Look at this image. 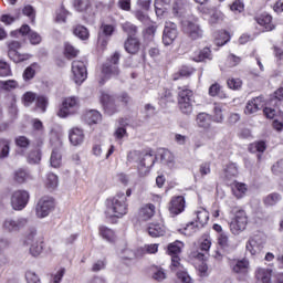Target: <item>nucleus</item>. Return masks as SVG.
I'll return each instance as SVG.
<instances>
[{"instance_id": "f257e3e1", "label": "nucleus", "mask_w": 283, "mask_h": 283, "mask_svg": "<svg viewBox=\"0 0 283 283\" xmlns=\"http://www.w3.org/2000/svg\"><path fill=\"white\" fill-rule=\"evenodd\" d=\"M127 197L125 192H117L113 198L106 201L107 218H123L128 211Z\"/></svg>"}, {"instance_id": "f03ea898", "label": "nucleus", "mask_w": 283, "mask_h": 283, "mask_svg": "<svg viewBox=\"0 0 283 283\" xmlns=\"http://www.w3.org/2000/svg\"><path fill=\"white\" fill-rule=\"evenodd\" d=\"M178 105L180 112L189 116L193 112V91L187 88V86L178 87Z\"/></svg>"}, {"instance_id": "7ed1b4c3", "label": "nucleus", "mask_w": 283, "mask_h": 283, "mask_svg": "<svg viewBox=\"0 0 283 283\" xmlns=\"http://www.w3.org/2000/svg\"><path fill=\"white\" fill-rule=\"evenodd\" d=\"M28 218L20 217V218H12L8 217L3 219L1 223V229L4 231V233H19L20 231H23L25 227H28Z\"/></svg>"}, {"instance_id": "20e7f679", "label": "nucleus", "mask_w": 283, "mask_h": 283, "mask_svg": "<svg viewBox=\"0 0 283 283\" xmlns=\"http://www.w3.org/2000/svg\"><path fill=\"white\" fill-rule=\"evenodd\" d=\"M233 212L234 218L230 222V231H232L233 235H240L247 229V224H249V217H247V212L242 209L233 210Z\"/></svg>"}, {"instance_id": "39448f33", "label": "nucleus", "mask_w": 283, "mask_h": 283, "mask_svg": "<svg viewBox=\"0 0 283 283\" xmlns=\"http://www.w3.org/2000/svg\"><path fill=\"white\" fill-rule=\"evenodd\" d=\"M8 45V56L13 61V63H23V61H30L32 55L29 53H20L21 50V42L19 41H9L7 42Z\"/></svg>"}, {"instance_id": "423d86ee", "label": "nucleus", "mask_w": 283, "mask_h": 283, "mask_svg": "<svg viewBox=\"0 0 283 283\" xmlns=\"http://www.w3.org/2000/svg\"><path fill=\"white\" fill-rule=\"evenodd\" d=\"M10 202L14 211H23L30 202V192L28 190H15L11 195Z\"/></svg>"}, {"instance_id": "0eeeda50", "label": "nucleus", "mask_w": 283, "mask_h": 283, "mask_svg": "<svg viewBox=\"0 0 283 283\" xmlns=\"http://www.w3.org/2000/svg\"><path fill=\"white\" fill-rule=\"evenodd\" d=\"M181 30L192 41H198V39H202V34H203L202 28H200V24H198V22L196 21L182 20Z\"/></svg>"}, {"instance_id": "6e6552de", "label": "nucleus", "mask_w": 283, "mask_h": 283, "mask_svg": "<svg viewBox=\"0 0 283 283\" xmlns=\"http://www.w3.org/2000/svg\"><path fill=\"white\" fill-rule=\"evenodd\" d=\"M78 112V98L67 97L63 101L62 107L57 112L60 118H67Z\"/></svg>"}, {"instance_id": "1a4fd4ad", "label": "nucleus", "mask_w": 283, "mask_h": 283, "mask_svg": "<svg viewBox=\"0 0 283 283\" xmlns=\"http://www.w3.org/2000/svg\"><path fill=\"white\" fill-rule=\"evenodd\" d=\"M118 61H120V53L115 52L103 65L102 73L105 76H118V74H120V70H118Z\"/></svg>"}, {"instance_id": "9d476101", "label": "nucleus", "mask_w": 283, "mask_h": 283, "mask_svg": "<svg viewBox=\"0 0 283 283\" xmlns=\"http://www.w3.org/2000/svg\"><path fill=\"white\" fill-rule=\"evenodd\" d=\"M53 209L54 199L51 197H42L35 207V213L38 218H48Z\"/></svg>"}, {"instance_id": "9b49d317", "label": "nucleus", "mask_w": 283, "mask_h": 283, "mask_svg": "<svg viewBox=\"0 0 283 283\" xmlns=\"http://www.w3.org/2000/svg\"><path fill=\"white\" fill-rule=\"evenodd\" d=\"M73 81L81 85L87 78V66L83 61H73L72 63Z\"/></svg>"}, {"instance_id": "f8f14e48", "label": "nucleus", "mask_w": 283, "mask_h": 283, "mask_svg": "<svg viewBox=\"0 0 283 283\" xmlns=\"http://www.w3.org/2000/svg\"><path fill=\"white\" fill-rule=\"evenodd\" d=\"M154 165H156V156H154L151 153H146L143 157H140L137 166L139 176H147V174H149V169H151Z\"/></svg>"}, {"instance_id": "ddd939ff", "label": "nucleus", "mask_w": 283, "mask_h": 283, "mask_svg": "<svg viewBox=\"0 0 283 283\" xmlns=\"http://www.w3.org/2000/svg\"><path fill=\"white\" fill-rule=\"evenodd\" d=\"M176 39H178V27L174 22H166L163 34L164 45H171Z\"/></svg>"}, {"instance_id": "4468645a", "label": "nucleus", "mask_w": 283, "mask_h": 283, "mask_svg": "<svg viewBox=\"0 0 283 283\" xmlns=\"http://www.w3.org/2000/svg\"><path fill=\"white\" fill-rule=\"evenodd\" d=\"M101 101L104 107V112L108 116H113V114H116V112H118V108L116 107V103L114 101V96L109 95L108 93H102Z\"/></svg>"}, {"instance_id": "2eb2a0df", "label": "nucleus", "mask_w": 283, "mask_h": 283, "mask_svg": "<svg viewBox=\"0 0 283 283\" xmlns=\"http://www.w3.org/2000/svg\"><path fill=\"white\" fill-rule=\"evenodd\" d=\"M245 249L251 253V255L260 253V251L264 249V239H262L260 235H254L248 241Z\"/></svg>"}, {"instance_id": "dca6fc26", "label": "nucleus", "mask_w": 283, "mask_h": 283, "mask_svg": "<svg viewBox=\"0 0 283 283\" xmlns=\"http://www.w3.org/2000/svg\"><path fill=\"white\" fill-rule=\"evenodd\" d=\"M171 216H179L185 211V197L178 196L171 199L169 207H168Z\"/></svg>"}, {"instance_id": "f3484780", "label": "nucleus", "mask_w": 283, "mask_h": 283, "mask_svg": "<svg viewBox=\"0 0 283 283\" xmlns=\"http://www.w3.org/2000/svg\"><path fill=\"white\" fill-rule=\"evenodd\" d=\"M263 107H264V97L258 96L247 103L244 113L255 114V112H260V109H262Z\"/></svg>"}, {"instance_id": "a211bd4d", "label": "nucleus", "mask_w": 283, "mask_h": 283, "mask_svg": "<svg viewBox=\"0 0 283 283\" xmlns=\"http://www.w3.org/2000/svg\"><path fill=\"white\" fill-rule=\"evenodd\" d=\"M255 21L259 25L264 28L265 32H271L275 30V25L273 24V17L269 13H262L255 18Z\"/></svg>"}, {"instance_id": "6ab92c4d", "label": "nucleus", "mask_w": 283, "mask_h": 283, "mask_svg": "<svg viewBox=\"0 0 283 283\" xmlns=\"http://www.w3.org/2000/svg\"><path fill=\"white\" fill-rule=\"evenodd\" d=\"M124 49L128 54H138L140 50V41L138 38L128 36L124 43Z\"/></svg>"}, {"instance_id": "aec40b11", "label": "nucleus", "mask_w": 283, "mask_h": 283, "mask_svg": "<svg viewBox=\"0 0 283 283\" xmlns=\"http://www.w3.org/2000/svg\"><path fill=\"white\" fill-rule=\"evenodd\" d=\"M156 213V206L153 203H147L139 209V220L147 222V220H151Z\"/></svg>"}, {"instance_id": "412c9836", "label": "nucleus", "mask_w": 283, "mask_h": 283, "mask_svg": "<svg viewBox=\"0 0 283 283\" xmlns=\"http://www.w3.org/2000/svg\"><path fill=\"white\" fill-rule=\"evenodd\" d=\"M70 143L73 144L74 147H78V145L83 144L85 139V135L81 128H72L69 133Z\"/></svg>"}, {"instance_id": "4be33fe9", "label": "nucleus", "mask_w": 283, "mask_h": 283, "mask_svg": "<svg viewBox=\"0 0 283 283\" xmlns=\"http://www.w3.org/2000/svg\"><path fill=\"white\" fill-rule=\"evenodd\" d=\"M83 120L86 122L87 125H97V123L102 120V115L98 111L91 109L84 114Z\"/></svg>"}, {"instance_id": "5701e85b", "label": "nucleus", "mask_w": 283, "mask_h": 283, "mask_svg": "<svg viewBox=\"0 0 283 283\" xmlns=\"http://www.w3.org/2000/svg\"><path fill=\"white\" fill-rule=\"evenodd\" d=\"M196 120L201 129H209L211 127V115L207 113H199Z\"/></svg>"}, {"instance_id": "b1692460", "label": "nucleus", "mask_w": 283, "mask_h": 283, "mask_svg": "<svg viewBox=\"0 0 283 283\" xmlns=\"http://www.w3.org/2000/svg\"><path fill=\"white\" fill-rule=\"evenodd\" d=\"M10 145H12V140L0 137V160L10 156Z\"/></svg>"}, {"instance_id": "393cba45", "label": "nucleus", "mask_w": 283, "mask_h": 283, "mask_svg": "<svg viewBox=\"0 0 283 283\" xmlns=\"http://www.w3.org/2000/svg\"><path fill=\"white\" fill-rule=\"evenodd\" d=\"M30 172L25 169H18L13 174L14 182H18V185H23V182H28L30 180Z\"/></svg>"}, {"instance_id": "a878e982", "label": "nucleus", "mask_w": 283, "mask_h": 283, "mask_svg": "<svg viewBox=\"0 0 283 283\" xmlns=\"http://www.w3.org/2000/svg\"><path fill=\"white\" fill-rule=\"evenodd\" d=\"M148 233L151 238H160L161 235H165V226L160 223H151L148 227Z\"/></svg>"}, {"instance_id": "bb28decb", "label": "nucleus", "mask_w": 283, "mask_h": 283, "mask_svg": "<svg viewBox=\"0 0 283 283\" xmlns=\"http://www.w3.org/2000/svg\"><path fill=\"white\" fill-rule=\"evenodd\" d=\"M280 200H282V195L277 192H272L263 199V202L265 207H275V205L279 203Z\"/></svg>"}, {"instance_id": "cd10ccee", "label": "nucleus", "mask_w": 283, "mask_h": 283, "mask_svg": "<svg viewBox=\"0 0 283 283\" xmlns=\"http://www.w3.org/2000/svg\"><path fill=\"white\" fill-rule=\"evenodd\" d=\"M232 271L234 273H247L249 271V260L243 259L234 262Z\"/></svg>"}, {"instance_id": "c85d7f7f", "label": "nucleus", "mask_w": 283, "mask_h": 283, "mask_svg": "<svg viewBox=\"0 0 283 283\" xmlns=\"http://www.w3.org/2000/svg\"><path fill=\"white\" fill-rule=\"evenodd\" d=\"M99 235H102L104 240H107V242H114L116 240V233L114 230L105 226L99 227Z\"/></svg>"}, {"instance_id": "c756f323", "label": "nucleus", "mask_w": 283, "mask_h": 283, "mask_svg": "<svg viewBox=\"0 0 283 283\" xmlns=\"http://www.w3.org/2000/svg\"><path fill=\"white\" fill-rule=\"evenodd\" d=\"M50 163L51 167H54L55 169H59V167H61L62 156L61 150H59V148H53Z\"/></svg>"}, {"instance_id": "7c9ffc66", "label": "nucleus", "mask_w": 283, "mask_h": 283, "mask_svg": "<svg viewBox=\"0 0 283 283\" xmlns=\"http://www.w3.org/2000/svg\"><path fill=\"white\" fill-rule=\"evenodd\" d=\"M232 193L235 198H242L247 193V185L234 181L232 184Z\"/></svg>"}, {"instance_id": "2f4dec72", "label": "nucleus", "mask_w": 283, "mask_h": 283, "mask_svg": "<svg viewBox=\"0 0 283 283\" xmlns=\"http://www.w3.org/2000/svg\"><path fill=\"white\" fill-rule=\"evenodd\" d=\"M73 33L82 41H87V39H90V31L84 25H76L73 30Z\"/></svg>"}, {"instance_id": "473e14b6", "label": "nucleus", "mask_w": 283, "mask_h": 283, "mask_svg": "<svg viewBox=\"0 0 283 283\" xmlns=\"http://www.w3.org/2000/svg\"><path fill=\"white\" fill-rule=\"evenodd\" d=\"M17 87H19V82L14 80H0V90H3L4 92H12V90H17Z\"/></svg>"}, {"instance_id": "72a5a7b5", "label": "nucleus", "mask_w": 283, "mask_h": 283, "mask_svg": "<svg viewBox=\"0 0 283 283\" xmlns=\"http://www.w3.org/2000/svg\"><path fill=\"white\" fill-rule=\"evenodd\" d=\"M202 229L198 221H191L189 222L186 228L184 229L185 235H193V233H198Z\"/></svg>"}, {"instance_id": "f704fd0d", "label": "nucleus", "mask_w": 283, "mask_h": 283, "mask_svg": "<svg viewBox=\"0 0 283 283\" xmlns=\"http://www.w3.org/2000/svg\"><path fill=\"white\" fill-rule=\"evenodd\" d=\"M123 32H126L128 36H136L138 34V27L132 22H125L122 24Z\"/></svg>"}, {"instance_id": "c9c22d12", "label": "nucleus", "mask_w": 283, "mask_h": 283, "mask_svg": "<svg viewBox=\"0 0 283 283\" xmlns=\"http://www.w3.org/2000/svg\"><path fill=\"white\" fill-rule=\"evenodd\" d=\"M182 251V242L175 241L168 245V253L174 258V255H180Z\"/></svg>"}, {"instance_id": "e433bc0d", "label": "nucleus", "mask_w": 283, "mask_h": 283, "mask_svg": "<svg viewBox=\"0 0 283 283\" xmlns=\"http://www.w3.org/2000/svg\"><path fill=\"white\" fill-rule=\"evenodd\" d=\"M29 247L30 253L33 258H39V255L43 253V241L31 243Z\"/></svg>"}, {"instance_id": "4c0bfd02", "label": "nucleus", "mask_w": 283, "mask_h": 283, "mask_svg": "<svg viewBox=\"0 0 283 283\" xmlns=\"http://www.w3.org/2000/svg\"><path fill=\"white\" fill-rule=\"evenodd\" d=\"M170 271H172L174 273L185 271V266L180 263V256L178 255L171 256Z\"/></svg>"}, {"instance_id": "58836bf2", "label": "nucleus", "mask_w": 283, "mask_h": 283, "mask_svg": "<svg viewBox=\"0 0 283 283\" xmlns=\"http://www.w3.org/2000/svg\"><path fill=\"white\" fill-rule=\"evenodd\" d=\"M199 227L202 229L207 222H209V212L207 210L197 211V221Z\"/></svg>"}, {"instance_id": "ea45409f", "label": "nucleus", "mask_w": 283, "mask_h": 283, "mask_svg": "<svg viewBox=\"0 0 283 283\" xmlns=\"http://www.w3.org/2000/svg\"><path fill=\"white\" fill-rule=\"evenodd\" d=\"M34 242H41V239L36 234V230L31 229L24 239V244L30 247V244H34Z\"/></svg>"}, {"instance_id": "a19ab883", "label": "nucleus", "mask_w": 283, "mask_h": 283, "mask_svg": "<svg viewBox=\"0 0 283 283\" xmlns=\"http://www.w3.org/2000/svg\"><path fill=\"white\" fill-rule=\"evenodd\" d=\"M45 185L48 189H56L59 187V177L52 172L48 174Z\"/></svg>"}, {"instance_id": "79ce46f5", "label": "nucleus", "mask_w": 283, "mask_h": 283, "mask_svg": "<svg viewBox=\"0 0 283 283\" xmlns=\"http://www.w3.org/2000/svg\"><path fill=\"white\" fill-rule=\"evenodd\" d=\"M73 6L75 10H77V12H85L86 10H88L92 3L90 2V0H74Z\"/></svg>"}, {"instance_id": "37998d69", "label": "nucleus", "mask_w": 283, "mask_h": 283, "mask_svg": "<svg viewBox=\"0 0 283 283\" xmlns=\"http://www.w3.org/2000/svg\"><path fill=\"white\" fill-rule=\"evenodd\" d=\"M160 160L163 165H167V167H174V155L169 150L161 153Z\"/></svg>"}, {"instance_id": "c03bdc74", "label": "nucleus", "mask_w": 283, "mask_h": 283, "mask_svg": "<svg viewBox=\"0 0 283 283\" xmlns=\"http://www.w3.org/2000/svg\"><path fill=\"white\" fill-rule=\"evenodd\" d=\"M153 280H156V282H163V280H167V273H165L163 268H154Z\"/></svg>"}, {"instance_id": "a18cd8bd", "label": "nucleus", "mask_w": 283, "mask_h": 283, "mask_svg": "<svg viewBox=\"0 0 283 283\" xmlns=\"http://www.w3.org/2000/svg\"><path fill=\"white\" fill-rule=\"evenodd\" d=\"M64 54L66 59H75V56H78V50H76L72 44L66 42L64 44Z\"/></svg>"}, {"instance_id": "49530a36", "label": "nucleus", "mask_w": 283, "mask_h": 283, "mask_svg": "<svg viewBox=\"0 0 283 283\" xmlns=\"http://www.w3.org/2000/svg\"><path fill=\"white\" fill-rule=\"evenodd\" d=\"M213 120L214 123H222L224 120V115H222V105L220 104H214Z\"/></svg>"}, {"instance_id": "de8ad7c7", "label": "nucleus", "mask_w": 283, "mask_h": 283, "mask_svg": "<svg viewBox=\"0 0 283 283\" xmlns=\"http://www.w3.org/2000/svg\"><path fill=\"white\" fill-rule=\"evenodd\" d=\"M30 165H39L41 163V150H32L28 156Z\"/></svg>"}, {"instance_id": "09e8293b", "label": "nucleus", "mask_w": 283, "mask_h": 283, "mask_svg": "<svg viewBox=\"0 0 283 283\" xmlns=\"http://www.w3.org/2000/svg\"><path fill=\"white\" fill-rule=\"evenodd\" d=\"M0 76H12V70H10V64L8 62L0 60Z\"/></svg>"}, {"instance_id": "8fccbe9b", "label": "nucleus", "mask_w": 283, "mask_h": 283, "mask_svg": "<svg viewBox=\"0 0 283 283\" xmlns=\"http://www.w3.org/2000/svg\"><path fill=\"white\" fill-rule=\"evenodd\" d=\"M15 145L20 147V149H28L30 147V140L25 136L15 137Z\"/></svg>"}, {"instance_id": "3c124183", "label": "nucleus", "mask_w": 283, "mask_h": 283, "mask_svg": "<svg viewBox=\"0 0 283 283\" xmlns=\"http://www.w3.org/2000/svg\"><path fill=\"white\" fill-rule=\"evenodd\" d=\"M227 85L230 90H240L242 87V80L235 77L228 78Z\"/></svg>"}, {"instance_id": "603ef678", "label": "nucleus", "mask_w": 283, "mask_h": 283, "mask_svg": "<svg viewBox=\"0 0 283 283\" xmlns=\"http://www.w3.org/2000/svg\"><path fill=\"white\" fill-rule=\"evenodd\" d=\"M235 176H238V167L234 164H230L226 168V178H228V180H231V178H235Z\"/></svg>"}, {"instance_id": "864d4df0", "label": "nucleus", "mask_w": 283, "mask_h": 283, "mask_svg": "<svg viewBox=\"0 0 283 283\" xmlns=\"http://www.w3.org/2000/svg\"><path fill=\"white\" fill-rule=\"evenodd\" d=\"M70 12L65 10V7H61L56 14V21L57 23H65V20L67 19V15Z\"/></svg>"}, {"instance_id": "5fc2aeb1", "label": "nucleus", "mask_w": 283, "mask_h": 283, "mask_svg": "<svg viewBox=\"0 0 283 283\" xmlns=\"http://www.w3.org/2000/svg\"><path fill=\"white\" fill-rule=\"evenodd\" d=\"M22 101H23L25 107H30V105H32L33 101H36V94H34L32 92H27L23 95Z\"/></svg>"}, {"instance_id": "6e6d98bb", "label": "nucleus", "mask_w": 283, "mask_h": 283, "mask_svg": "<svg viewBox=\"0 0 283 283\" xmlns=\"http://www.w3.org/2000/svg\"><path fill=\"white\" fill-rule=\"evenodd\" d=\"M22 12L25 17H28L30 19L31 23H34L36 13L34 12V8H32V6H25L23 8Z\"/></svg>"}, {"instance_id": "4d7b16f0", "label": "nucleus", "mask_w": 283, "mask_h": 283, "mask_svg": "<svg viewBox=\"0 0 283 283\" xmlns=\"http://www.w3.org/2000/svg\"><path fill=\"white\" fill-rule=\"evenodd\" d=\"M65 268H60L54 274H52V282L53 283H61L63 276L65 275Z\"/></svg>"}, {"instance_id": "13d9d810", "label": "nucleus", "mask_w": 283, "mask_h": 283, "mask_svg": "<svg viewBox=\"0 0 283 283\" xmlns=\"http://www.w3.org/2000/svg\"><path fill=\"white\" fill-rule=\"evenodd\" d=\"M211 61V49L210 48H205L199 52L197 61Z\"/></svg>"}, {"instance_id": "bf43d9fd", "label": "nucleus", "mask_w": 283, "mask_h": 283, "mask_svg": "<svg viewBox=\"0 0 283 283\" xmlns=\"http://www.w3.org/2000/svg\"><path fill=\"white\" fill-rule=\"evenodd\" d=\"M266 150V144L264 142H256L250 146V151L264 153Z\"/></svg>"}, {"instance_id": "052dcab7", "label": "nucleus", "mask_w": 283, "mask_h": 283, "mask_svg": "<svg viewBox=\"0 0 283 283\" xmlns=\"http://www.w3.org/2000/svg\"><path fill=\"white\" fill-rule=\"evenodd\" d=\"M134 15L137 21H140V23H147V21H149V15H147V13L140 9L134 11Z\"/></svg>"}, {"instance_id": "680f3d73", "label": "nucleus", "mask_w": 283, "mask_h": 283, "mask_svg": "<svg viewBox=\"0 0 283 283\" xmlns=\"http://www.w3.org/2000/svg\"><path fill=\"white\" fill-rule=\"evenodd\" d=\"M36 74V71H34V67L31 66H28L24 72H23V80L24 81H32V78H34Z\"/></svg>"}, {"instance_id": "e2e57ef3", "label": "nucleus", "mask_w": 283, "mask_h": 283, "mask_svg": "<svg viewBox=\"0 0 283 283\" xmlns=\"http://www.w3.org/2000/svg\"><path fill=\"white\" fill-rule=\"evenodd\" d=\"M29 41H30L31 45H39V43H41V41H42V38L35 31H30Z\"/></svg>"}, {"instance_id": "0e129e2a", "label": "nucleus", "mask_w": 283, "mask_h": 283, "mask_svg": "<svg viewBox=\"0 0 283 283\" xmlns=\"http://www.w3.org/2000/svg\"><path fill=\"white\" fill-rule=\"evenodd\" d=\"M177 277L182 283H193L191 281V276H189V273H187V271H185V270L177 272Z\"/></svg>"}, {"instance_id": "69168bd1", "label": "nucleus", "mask_w": 283, "mask_h": 283, "mask_svg": "<svg viewBox=\"0 0 283 283\" xmlns=\"http://www.w3.org/2000/svg\"><path fill=\"white\" fill-rule=\"evenodd\" d=\"M27 283H41V280L36 275V273L29 271L25 273Z\"/></svg>"}, {"instance_id": "338daca9", "label": "nucleus", "mask_w": 283, "mask_h": 283, "mask_svg": "<svg viewBox=\"0 0 283 283\" xmlns=\"http://www.w3.org/2000/svg\"><path fill=\"white\" fill-rule=\"evenodd\" d=\"M36 107H39L42 112H45V107H48V97L38 96L36 97Z\"/></svg>"}, {"instance_id": "774afa93", "label": "nucleus", "mask_w": 283, "mask_h": 283, "mask_svg": "<svg viewBox=\"0 0 283 283\" xmlns=\"http://www.w3.org/2000/svg\"><path fill=\"white\" fill-rule=\"evenodd\" d=\"M272 171L275 176H283V160H280L275 165H273Z\"/></svg>"}]
</instances>
